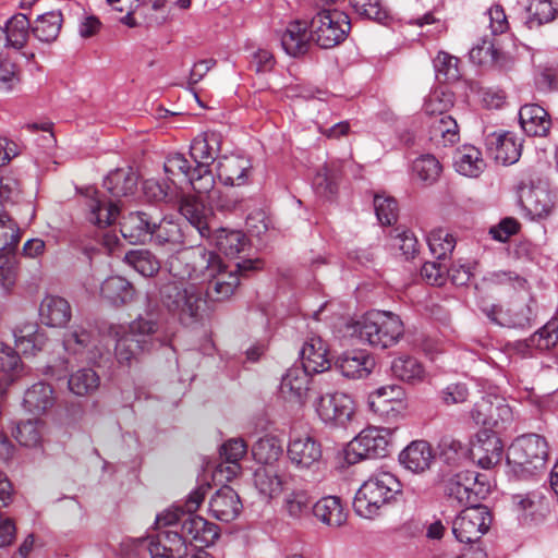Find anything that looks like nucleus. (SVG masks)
<instances>
[{
	"label": "nucleus",
	"instance_id": "22",
	"mask_svg": "<svg viewBox=\"0 0 558 558\" xmlns=\"http://www.w3.org/2000/svg\"><path fill=\"white\" fill-rule=\"evenodd\" d=\"M470 61L477 65H489L498 70L508 71L513 65L511 57L499 50L495 38L483 36L469 51Z\"/></svg>",
	"mask_w": 558,
	"mask_h": 558
},
{
	"label": "nucleus",
	"instance_id": "55",
	"mask_svg": "<svg viewBox=\"0 0 558 558\" xmlns=\"http://www.w3.org/2000/svg\"><path fill=\"white\" fill-rule=\"evenodd\" d=\"M124 262L144 277H151L159 270V262L147 250H132L124 256Z\"/></svg>",
	"mask_w": 558,
	"mask_h": 558
},
{
	"label": "nucleus",
	"instance_id": "39",
	"mask_svg": "<svg viewBox=\"0 0 558 558\" xmlns=\"http://www.w3.org/2000/svg\"><path fill=\"white\" fill-rule=\"evenodd\" d=\"M429 137L444 146L456 144L460 140L457 121L450 114L439 111V114L429 121Z\"/></svg>",
	"mask_w": 558,
	"mask_h": 558
},
{
	"label": "nucleus",
	"instance_id": "27",
	"mask_svg": "<svg viewBox=\"0 0 558 558\" xmlns=\"http://www.w3.org/2000/svg\"><path fill=\"white\" fill-rule=\"evenodd\" d=\"M281 46L283 50L291 57H300L305 54L311 46V32L305 21H292L283 31L281 37Z\"/></svg>",
	"mask_w": 558,
	"mask_h": 558
},
{
	"label": "nucleus",
	"instance_id": "52",
	"mask_svg": "<svg viewBox=\"0 0 558 558\" xmlns=\"http://www.w3.org/2000/svg\"><path fill=\"white\" fill-rule=\"evenodd\" d=\"M100 384L99 376L92 368H81L71 374L68 385L71 392L76 396L94 393Z\"/></svg>",
	"mask_w": 558,
	"mask_h": 558
},
{
	"label": "nucleus",
	"instance_id": "44",
	"mask_svg": "<svg viewBox=\"0 0 558 558\" xmlns=\"http://www.w3.org/2000/svg\"><path fill=\"white\" fill-rule=\"evenodd\" d=\"M15 347L24 355H34L45 348L47 338L38 326L28 324L14 332Z\"/></svg>",
	"mask_w": 558,
	"mask_h": 558
},
{
	"label": "nucleus",
	"instance_id": "21",
	"mask_svg": "<svg viewBox=\"0 0 558 558\" xmlns=\"http://www.w3.org/2000/svg\"><path fill=\"white\" fill-rule=\"evenodd\" d=\"M155 524L158 533L147 544L150 558H174V538L171 530L174 524V511L169 508L163 513L158 514Z\"/></svg>",
	"mask_w": 558,
	"mask_h": 558
},
{
	"label": "nucleus",
	"instance_id": "19",
	"mask_svg": "<svg viewBox=\"0 0 558 558\" xmlns=\"http://www.w3.org/2000/svg\"><path fill=\"white\" fill-rule=\"evenodd\" d=\"M486 148L496 162L513 165L520 159L522 140L511 132H493L486 137Z\"/></svg>",
	"mask_w": 558,
	"mask_h": 558
},
{
	"label": "nucleus",
	"instance_id": "36",
	"mask_svg": "<svg viewBox=\"0 0 558 558\" xmlns=\"http://www.w3.org/2000/svg\"><path fill=\"white\" fill-rule=\"evenodd\" d=\"M312 513L323 524L331 527L341 526L347 520L341 499L337 496H326L313 502Z\"/></svg>",
	"mask_w": 558,
	"mask_h": 558
},
{
	"label": "nucleus",
	"instance_id": "45",
	"mask_svg": "<svg viewBox=\"0 0 558 558\" xmlns=\"http://www.w3.org/2000/svg\"><path fill=\"white\" fill-rule=\"evenodd\" d=\"M391 372L395 377L410 384L423 381L425 369L422 363L413 356H399L391 363Z\"/></svg>",
	"mask_w": 558,
	"mask_h": 558
},
{
	"label": "nucleus",
	"instance_id": "43",
	"mask_svg": "<svg viewBox=\"0 0 558 558\" xmlns=\"http://www.w3.org/2000/svg\"><path fill=\"white\" fill-rule=\"evenodd\" d=\"M104 186L113 197L129 196L137 189V175L132 169H117L105 178Z\"/></svg>",
	"mask_w": 558,
	"mask_h": 558
},
{
	"label": "nucleus",
	"instance_id": "24",
	"mask_svg": "<svg viewBox=\"0 0 558 558\" xmlns=\"http://www.w3.org/2000/svg\"><path fill=\"white\" fill-rule=\"evenodd\" d=\"M242 507L239 494L228 485L217 489L209 500L211 515L223 522H231L236 519Z\"/></svg>",
	"mask_w": 558,
	"mask_h": 558
},
{
	"label": "nucleus",
	"instance_id": "47",
	"mask_svg": "<svg viewBox=\"0 0 558 558\" xmlns=\"http://www.w3.org/2000/svg\"><path fill=\"white\" fill-rule=\"evenodd\" d=\"M529 28L539 27L543 24L553 22L558 16V2L553 0H531L527 7Z\"/></svg>",
	"mask_w": 558,
	"mask_h": 558
},
{
	"label": "nucleus",
	"instance_id": "9",
	"mask_svg": "<svg viewBox=\"0 0 558 558\" xmlns=\"http://www.w3.org/2000/svg\"><path fill=\"white\" fill-rule=\"evenodd\" d=\"M481 311L492 323L501 327L529 329L536 323L538 304L533 296H527L511 300L506 306L487 304Z\"/></svg>",
	"mask_w": 558,
	"mask_h": 558
},
{
	"label": "nucleus",
	"instance_id": "2",
	"mask_svg": "<svg viewBox=\"0 0 558 558\" xmlns=\"http://www.w3.org/2000/svg\"><path fill=\"white\" fill-rule=\"evenodd\" d=\"M221 143V134L215 131L195 137L190 145L194 167L183 155L177 154V201L180 199V204L187 198L206 199L215 183L210 166L219 158Z\"/></svg>",
	"mask_w": 558,
	"mask_h": 558
},
{
	"label": "nucleus",
	"instance_id": "14",
	"mask_svg": "<svg viewBox=\"0 0 558 558\" xmlns=\"http://www.w3.org/2000/svg\"><path fill=\"white\" fill-rule=\"evenodd\" d=\"M287 456L299 471L318 470L323 460V447L320 441L310 434H291Z\"/></svg>",
	"mask_w": 558,
	"mask_h": 558
},
{
	"label": "nucleus",
	"instance_id": "5",
	"mask_svg": "<svg viewBox=\"0 0 558 558\" xmlns=\"http://www.w3.org/2000/svg\"><path fill=\"white\" fill-rule=\"evenodd\" d=\"M402 484L396 475L380 471L366 480L355 494L353 509L362 518L373 519L379 510L396 500Z\"/></svg>",
	"mask_w": 558,
	"mask_h": 558
},
{
	"label": "nucleus",
	"instance_id": "11",
	"mask_svg": "<svg viewBox=\"0 0 558 558\" xmlns=\"http://www.w3.org/2000/svg\"><path fill=\"white\" fill-rule=\"evenodd\" d=\"M178 525H180V532L177 531V544L182 547L187 545L204 549L213 545L220 535L217 524L197 514L180 513L179 507H177Z\"/></svg>",
	"mask_w": 558,
	"mask_h": 558
},
{
	"label": "nucleus",
	"instance_id": "64",
	"mask_svg": "<svg viewBox=\"0 0 558 558\" xmlns=\"http://www.w3.org/2000/svg\"><path fill=\"white\" fill-rule=\"evenodd\" d=\"M447 262H426L421 268V277L432 286L440 287L446 282Z\"/></svg>",
	"mask_w": 558,
	"mask_h": 558
},
{
	"label": "nucleus",
	"instance_id": "49",
	"mask_svg": "<svg viewBox=\"0 0 558 558\" xmlns=\"http://www.w3.org/2000/svg\"><path fill=\"white\" fill-rule=\"evenodd\" d=\"M254 484L260 494L275 497L282 492L283 482L272 466H259L254 472Z\"/></svg>",
	"mask_w": 558,
	"mask_h": 558
},
{
	"label": "nucleus",
	"instance_id": "37",
	"mask_svg": "<svg viewBox=\"0 0 558 558\" xmlns=\"http://www.w3.org/2000/svg\"><path fill=\"white\" fill-rule=\"evenodd\" d=\"M303 366H292L282 376L280 383L281 393L289 399L302 401L306 396L310 384V375Z\"/></svg>",
	"mask_w": 558,
	"mask_h": 558
},
{
	"label": "nucleus",
	"instance_id": "30",
	"mask_svg": "<svg viewBox=\"0 0 558 558\" xmlns=\"http://www.w3.org/2000/svg\"><path fill=\"white\" fill-rule=\"evenodd\" d=\"M434 453L425 440H414L399 454L400 463L414 473H422L430 468Z\"/></svg>",
	"mask_w": 558,
	"mask_h": 558
},
{
	"label": "nucleus",
	"instance_id": "35",
	"mask_svg": "<svg viewBox=\"0 0 558 558\" xmlns=\"http://www.w3.org/2000/svg\"><path fill=\"white\" fill-rule=\"evenodd\" d=\"M32 33V26L28 17L24 13L12 15L2 26L4 35V46L15 50L23 49Z\"/></svg>",
	"mask_w": 558,
	"mask_h": 558
},
{
	"label": "nucleus",
	"instance_id": "12",
	"mask_svg": "<svg viewBox=\"0 0 558 558\" xmlns=\"http://www.w3.org/2000/svg\"><path fill=\"white\" fill-rule=\"evenodd\" d=\"M391 432L388 428L368 427L353 438L345 449V460L355 464L364 459L384 458L389 453Z\"/></svg>",
	"mask_w": 558,
	"mask_h": 558
},
{
	"label": "nucleus",
	"instance_id": "51",
	"mask_svg": "<svg viewBox=\"0 0 558 558\" xmlns=\"http://www.w3.org/2000/svg\"><path fill=\"white\" fill-rule=\"evenodd\" d=\"M522 205L533 218H545L553 209V203L547 191L531 189L522 198Z\"/></svg>",
	"mask_w": 558,
	"mask_h": 558
},
{
	"label": "nucleus",
	"instance_id": "40",
	"mask_svg": "<svg viewBox=\"0 0 558 558\" xmlns=\"http://www.w3.org/2000/svg\"><path fill=\"white\" fill-rule=\"evenodd\" d=\"M100 294L110 304L121 306L133 300L134 288L125 278L111 276L102 281Z\"/></svg>",
	"mask_w": 558,
	"mask_h": 558
},
{
	"label": "nucleus",
	"instance_id": "28",
	"mask_svg": "<svg viewBox=\"0 0 558 558\" xmlns=\"http://www.w3.org/2000/svg\"><path fill=\"white\" fill-rule=\"evenodd\" d=\"M519 122L529 136H546L551 128L549 113L537 104H526L519 110Z\"/></svg>",
	"mask_w": 558,
	"mask_h": 558
},
{
	"label": "nucleus",
	"instance_id": "33",
	"mask_svg": "<svg viewBox=\"0 0 558 558\" xmlns=\"http://www.w3.org/2000/svg\"><path fill=\"white\" fill-rule=\"evenodd\" d=\"M302 366L312 374L322 373L330 367L328 351L322 338L306 340L300 351Z\"/></svg>",
	"mask_w": 558,
	"mask_h": 558
},
{
	"label": "nucleus",
	"instance_id": "7",
	"mask_svg": "<svg viewBox=\"0 0 558 558\" xmlns=\"http://www.w3.org/2000/svg\"><path fill=\"white\" fill-rule=\"evenodd\" d=\"M493 517L488 507L475 504L465 507L452 522V533L460 543L475 545L464 551L461 558H486L480 546L481 537L489 530Z\"/></svg>",
	"mask_w": 558,
	"mask_h": 558
},
{
	"label": "nucleus",
	"instance_id": "62",
	"mask_svg": "<svg viewBox=\"0 0 558 558\" xmlns=\"http://www.w3.org/2000/svg\"><path fill=\"white\" fill-rule=\"evenodd\" d=\"M211 489V485L203 481L198 483L185 497L182 505H177L180 509V513H192L199 509L201 505L204 502L207 494Z\"/></svg>",
	"mask_w": 558,
	"mask_h": 558
},
{
	"label": "nucleus",
	"instance_id": "8",
	"mask_svg": "<svg viewBox=\"0 0 558 558\" xmlns=\"http://www.w3.org/2000/svg\"><path fill=\"white\" fill-rule=\"evenodd\" d=\"M548 460V444L537 434L518 437L510 446L507 461L513 471L523 478H529L544 471Z\"/></svg>",
	"mask_w": 558,
	"mask_h": 558
},
{
	"label": "nucleus",
	"instance_id": "50",
	"mask_svg": "<svg viewBox=\"0 0 558 558\" xmlns=\"http://www.w3.org/2000/svg\"><path fill=\"white\" fill-rule=\"evenodd\" d=\"M432 254L438 260H447L456 247V238L447 229L437 228L427 235Z\"/></svg>",
	"mask_w": 558,
	"mask_h": 558
},
{
	"label": "nucleus",
	"instance_id": "54",
	"mask_svg": "<svg viewBox=\"0 0 558 558\" xmlns=\"http://www.w3.org/2000/svg\"><path fill=\"white\" fill-rule=\"evenodd\" d=\"M412 170L422 182L433 184L439 179L442 166L434 155L425 154L413 161Z\"/></svg>",
	"mask_w": 558,
	"mask_h": 558
},
{
	"label": "nucleus",
	"instance_id": "3",
	"mask_svg": "<svg viewBox=\"0 0 558 558\" xmlns=\"http://www.w3.org/2000/svg\"><path fill=\"white\" fill-rule=\"evenodd\" d=\"M109 335L116 340L114 354L121 365H131L140 353L157 347H172L174 333L163 322L137 317L129 324L112 325Z\"/></svg>",
	"mask_w": 558,
	"mask_h": 558
},
{
	"label": "nucleus",
	"instance_id": "59",
	"mask_svg": "<svg viewBox=\"0 0 558 558\" xmlns=\"http://www.w3.org/2000/svg\"><path fill=\"white\" fill-rule=\"evenodd\" d=\"M458 62V58L444 51L438 52L434 59V68L437 73V78L445 82L458 80L460 77Z\"/></svg>",
	"mask_w": 558,
	"mask_h": 558
},
{
	"label": "nucleus",
	"instance_id": "34",
	"mask_svg": "<svg viewBox=\"0 0 558 558\" xmlns=\"http://www.w3.org/2000/svg\"><path fill=\"white\" fill-rule=\"evenodd\" d=\"M56 403L54 391L49 384L39 381L29 387L23 399L25 410L35 415L47 413Z\"/></svg>",
	"mask_w": 558,
	"mask_h": 558
},
{
	"label": "nucleus",
	"instance_id": "48",
	"mask_svg": "<svg viewBox=\"0 0 558 558\" xmlns=\"http://www.w3.org/2000/svg\"><path fill=\"white\" fill-rule=\"evenodd\" d=\"M282 451L280 439L272 435L260 437L252 448L254 459L266 466L277 461Z\"/></svg>",
	"mask_w": 558,
	"mask_h": 558
},
{
	"label": "nucleus",
	"instance_id": "16",
	"mask_svg": "<svg viewBox=\"0 0 558 558\" xmlns=\"http://www.w3.org/2000/svg\"><path fill=\"white\" fill-rule=\"evenodd\" d=\"M470 454L482 469H492L504 457V444L494 429H481L471 442Z\"/></svg>",
	"mask_w": 558,
	"mask_h": 558
},
{
	"label": "nucleus",
	"instance_id": "38",
	"mask_svg": "<svg viewBox=\"0 0 558 558\" xmlns=\"http://www.w3.org/2000/svg\"><path fill=\"white\" fill-rule=\"evenodd\" d=\"M313 502L314 498L308 490L295 488L284 495L282 511L288 518L300 521L311 515Z\"/></svg>",
	"mask_w": 558,
	"mask_h": 558
},
{
	"label": "nucleus",
	"instance_id": "20",
	"mask_svg": "<svg viewBox=\"0 0 558 558\" xmlns=\"http://www.w3.org/2000/svg\"><path fill=\"white\" fill-rule=\"evenodd\" d=\"M512 506L520 521L525 524L539 523L549 512L548 499L536 490L513 495Z\"/></svg>",
	"mask_w": 558,
	"mask_h": 558
},
{
	"label": "nucleus",
	"instance_id": "57",
	"mask_svg": "<svg viewBox=\"0 0 558 558\" xmlns=\"http://www.w3.org/2000/svg\"><path fill=\"white\" fill-rule=\"evenodd\" d=\"M374 208L378 221L383 226H392L398 219V203L391 196L375 195Z\"/></svg>",
	"mask_w": 558,
	"mask_h": 558
},
{
	"label": "nucleus",
	"instance_id": "17",
	"mask_svg": "<svg viewBox=\"0 0 558 558\" xmlns=\"http://www.w3.org/2000/svg\"><path fill=\"white\" fill-rule=\"evenodd\" d=\"M64 349L72 354H85L88 360L102 355L96 329L89 324H77L63 337Z\"/></svg>",
	"mask_w": 558,
	"mask_h": 558
},
{
	"label": "nucleus",
	"instance_id": "23",
	"mask_svg": "<svg viewBox=\"0 0 558 558\" xmlns=\"http://www.w3.org/2000/svg\"><path fill=\"white\" fill-rule=\"evenodd\" d=\"M404 390L399 385H386L368 396L369 409L379 416H396L402 408Z\"/></svg>",
	"mask_w": 558,
	"mask_h": 558
},
{
	"label": "nucleus",
	"instance_id": "61",
	"mask_svg": "<svg viewBox=\"0 0 558 558\" xmlns=\"http://www.w3.org/2000/svg\"><path fill=\"white\" fill-rule=\"evenodd\" d=\"M535 86L541 92H553L558 89V65L554 63L542 64L537 68Z\"/></svg>",
	"mask_w": 558,
	"mask_h": 558
},
{
	"label": "nucleus",
	"instance_id": "60",
	"mask_svg": "<svg viewBox=\"0 0 558 558\" xmlns=\"http://www.w3.org/2000/svg\"><path fill=\"white\" fill-rule=\"evenodd\" d=\"M20 242L16 223L5 214H0V252L12 251Z\"/></svg>",
	"mask_w": 558,
	"mask_h": 558
},
{
	"label": "nucleus",
	"instance_id": "4",
	"mask_svg": "<svg viewBox=\"0 0 558 558\" xmlns=\"http://www.w3.org/2000/svg\"><path fill=\"white\" fill-rule=\"evenodd\" d=\"M178 210L202 238L226 256L236 257L248 246L250 240L243 231L217 227L215 216L205 201L187 198L179 205Z\"/></svg>",
	"mask_w": 558,
	"mask_h": 558
},
{
	"label": "nucleus",
	"instance_id": "53",
	"mask_svg": "<svg viewBox=\"0 0 558 558\" xmlns=\"http://www.w3.org/2000/svg\"><path fill=\"white\" fill-rule=\"evenodd\" d=\"M350 4L361 19L379 24L390 20L389 10L384 5L383 0H350Z\"/></svg>",
	"mask_w": 558,
	"mask_h": 558
},
{
	"label": "nucleus",
	"instance_id": "56",
	"mask_svg": "<svg viewBox=\"0 0 558 558\" xmlns=\"http://www.w3.org/2000/svg\"><path fill=\"white\" fill-rule=\"evenodd\" d=\"M44 422L39 420H27L17 424L14 437L21 446L37 447L43 439Z\"/></svg>",
	"mask_w": 558,
	"mask_h": 558
},
{
	"label": "nucleus",
	"instance_id": "63",
	"mask_svg": "<svg viewBox=\"0 0 558 558\" xmlns=\"http://www.w3.org/2000/svg\"><path fill=\"white\" fill-rule=\"evenodd\" d=\"M20 83L17 66L10 58L0 54V90L10 92Z\"/></svg>",
	"mask_w": 558,
	"mask_h": 558
},
{
	"label": "nucleus",
	"instance_id": "26",
	"mask_svg": "<svg viewBox=\"0 0 558 558\" xmlns=\"http://www.w3.org/2000/svg\"><path fill=\"white\" fill-rule=\"evenodd\" d=\"M250 161L240 156L218 158L216 171L219 181L227 186H241L247 182Z\"/></svg>",
	"mask_w": 558,
	"mask_h": 558
},
{
	"label": "nucleus",
	"instance_id": "25",
	"mask_svg": "<svg viewBox=\"0 0 558 558\" xmlns=\"http://www.w3.org/2000/svg\"><path fill=\"white\" fill-rule=\"evenodd\" d=\"M374 365V359L365 350L345 351L336 361V368L349 379L368 376Z\"/></svg>",
	"mask_w": 558,
	"mask_h": 558
},
{
	"label": "nucleus",
	"instance_id": "41",
	"mask_svg": "<svg viewBox=\"0 0 558 558\" xmlns=\"http://www.w3.org/2000/svg\"><path fill=\"white\" fill-rule=\"evenodd\" d=\"M63 16L60 11H49L41 15L31 24L32 34L41 43L54 41L61 31Z\"/></svg>",
	"mask_w": 558,
	"mask_h": 558
},
{
	"label": "nucleus",
	"instance_id": "13",
	"mask_svg": "<svg viewBox=\"0 0 558 558\" xmlns=\"http://www.w3.org/2000/svg\"><path fill=\"white\" fill-rule=\"evenodd\" d=\"M481 475L474 471H461L445 481L444 490L447 499L458 506L478 504L480 495L488 492L480 481Z\"/></svg>",
	"mask_w": 558,
	"mask_h": 558
},
{
	"label": "nucleus",
	"instance_id": "18",
	"mask_svg": "<svg viewBox=\"0 0 558 558\" xmlns=\"http://www.w3.org/2000/svg\"><path fill=\"white\" fill-rule=\"evenodd\" d=\"M471 417L484 429L498 428L512 417L510 407L498 397L485 396L478 400L471 410Z\"/></svg>",
	"mask_w": 558,
	"mask_h": 558
},
{
	"label": "nucleus",
	"instance_id": "31",
	"mask_svg": "<svg viewBox=\"0 0 558 558\" xmlns=\"http://www.w3.org/2000/svg\"><path fill=\"white\" fill-rule=\"evenodd\" d=\"M149 216L144 211H131L122 216L120 231L131 244L145 243L151 236Z\"/></svg>",
	"mask_w": 558,
	"mask_h": 558
},
{
	"label": "nucleus",
	"instance_id": "15",
	"mask_svg": "<svg viewBox=\"0 0 558 558\" xmlns=\"http://www.w3.org/2000/svg\"><path fill=\"white\" fill-rule=\"evenodd\" d=\"M316 411L326 424L344 427L354 414V401L343 392L320 396Z\"/></svg>",
	"mask_w": 558,
	"mask_h": 558
},
{
	"label": "nucleus",
	"instance_id": "1",
	"mask_svg": "<svg viewBox=\"0 0 558 558\" xmlns=\"http://www.w3.org/2000/svg\"><path fill=\"white\" fill-rule=\"evenodd\" d=\"M184 263L177 274V291L183 292L179 308L180 323L189 326L196 323L205 311L206 299L214 302L228 300L240 284L239 274L227 271L219 255L204 247L183 250L177 258Z\"/></svg>",
	"mask_w": 558,
	"mask_h": 558
},
{
	"label": "nucleus",
	"instance_id": "10",
	"mask_svg": "<svg viewBox=\"0 0 558 558\" xmlns=\"http://www.w3.org/2000/svg\"><path fill=\"white\" fill-rule=\"evenodd\" d=\"M312 40L324 49L341 44L351 29L350 17L339 10H322L311 21Z\"/></svg>",
	"mask_w": 558,
	"mask_h": 558
},
{
	"label": "nucleus",
	"instance_id": "6",
	"mask_svg": "<svg viewBox=\"0 0 558 558\" xmlns=\"http://www.w3.org/2000/svg\"><path fill=\"white\" fill-rule=\"evenodd\" d=\"M353 335L377 349L396 345L404 333L400 317L391 312L369 311L353 325Z\"/></svg>",
	"mask_w": 558,
	"mask_h": 558
},
{
	"label": "nucleus",
	"instance_id": "42",
	"mask_svg": "<svg viewBox=\"0 0 558 558\" xmlns=\"http://www.w3.org/2000/svg\"><path fill=\"white\" fill-rule=\"evenodd\" d=\"M453 165L460 174L470 178H477L486 167L481 150L471 145L458 149Z\"/></svg>",
	"mask_w": 558,
	"mask_h": 558
},
{
	"label": "nucleus",
	"instance_id": "58",
	"mask_svg": "<svg viewBox=\"0 0 558 558\" xmlns=\"http://www.w3.org/2000/svg\"><path fill=\"white\" fill-rule=\"evenodd\" d=\"M21 367L19 354L9 347L0 349V381L8 385L13 381Z\"/></svg>",
	"mask_w": 558,
	"mask_h": 558
},
{
	"label": "nucleus",
	"instance_id": "46",
	"mask_svg": "<svg viewBox=\"0 0 558 558\" xmlns=\"http://www.w3.org/2000/svg\"><path fill=\"white\" fill-rule=\"evenodd\" d=\"M558 342V318L553 317L537 331L531 335L524 345L527 349H536L538 351H548Z\"/></svg>",
	"mask_w": 558,
	"mask_h": 558
},
{
	"label": "nucleus",
	"instance_id": "32",
	"mask_svg": "<svg viewBox=\"0 0 558 558\" xmlns=\"http://www.w3.org/2000/svg\"><path fill=\"white\" fill-rule=\"evenodd\" d=\"M39 316L49 327H64L72 317L71 305L61 296L47 295L40 303Z\"/></svg>",
	"mask_w": 558,
	"mask_h": 558
},
{
	"label": "nucleus",
	"instance_id": "29",
	"mask_svg": "<svg viewBox=\"0 0 558 558\" xmlns=\"http://www.w3.org/2000/svg\"><path fill=\"white\" fill-rule=\"evenodd\" d=\"M85 206L87 219L99 228L112 225L119 215V207L99 192H94L93 195L87 197Z\"/></svg>",
	"mask_w": 558,
	"mask_h": 558
}]
</instances>
